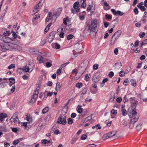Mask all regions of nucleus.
Listing matches in <instances>:
<instances>
[{
    "mask_svg": "<svg viewBox=\"0 0 147 147\" xmlns=\"http://www.w3.org/2000/svg\"><path fill=\"white\" fill-rule=\"evenodd\" d=\"M97 22L96 19H94L91 22L90 25H88L85 29H86L88 31L90 30L91 35V37L92 38L94 37L97 32Z\"/></svg>",
    "mask_w": 147,
    "mask_h": 147,
    "instance_id": "obj_1",
    "label": "nucleus"
},
{
    "mask_svg": "<svg viewBox=\"0 0 147 147\" xmlns=\"http://www.w3.org/2000/svg\"><path fill=\"white\" fill-rule=\"evenodd\" d=\"M34 66V64L33 62L30 63L28 65V66L27 67L24 69V68H20L18 69V72L19 70H22L26 72H31L33 70Z\"/></svg>",
    "mask_w": 147,
    "mask_h": 147,
    "instance_id": "obj_2",
    "label": "nucleus"
},
{
    "mask_svg": "<svg viewBox=\"0 0 147 147\" xmlns=\"http://www.w3.org/2000/svg\"><path fill=\"white\" fill-rule=\"evenodd\" d=\"M136 102H134L132 103L131 107L133 109L131 113H128V115L129 117H133V116H138L137 115V112L136 111L135 108L136 106Z\"/></svg>",
    "mask_w": 147,
    "mask_h": 147,
    "instance_id": "obj_3",
    "label": "nucleus"
},
{
    "mask_svg": "<svg viewBox=\"0 0 147 147\" xmlns=\"http://www.w3.org/2000/svg\"><path fill=\"white\" fill-rule=\"evenodd\" d=\"M66 118V116L65 115H60L58 118L57 123L63 125H65L67 123Z\"/></svg>",
    "mask_w": 147,
    "mask_h": 147,
    "instance_id": "obj_4",
    "label": "nucleus"
},
{
    "mask_svg": "<svg viewBox=\"0 0 147 147\" xmlns=\"http://www.w3.org/2000/svg\"><path fill=\"white\" fill-rule=\"evenodd\" d=\"M57 18L55 14L53 15V14L50 12H49L47 17L46 19L45 22H49L50 20L54 21L55 22Z\"/></svg>",
    "mask_w": 147,
    "mask_h": 147,
    "instance_id": "obj_5",
    "label": "nucleus"
},
{
    "mask_svg": "<svg viewBox=\"0 0 147 147\" xmlns=\"http://www.w3.org/2000/svg\"><path fill=\"white\" fill-rule=\"evenodd\" d=\"M131 118L129 123V128L130 129H132L134 127V124L138 121V116H133V117H129Z\"/></svg>",
    "mask_w": 147,
    "mask_h": 147,
    "instance_id": "obj_6",
    "label": "nucleus"
},
{
    "mask_svg": "<svg viewBox=\"0 0 147 147\" xmlns=\"http://www.w3.org/2000/svg\"><path fill=\"white\" fill-rule=\"evenodd\" d=\"M45 0H40L38 4H36L34 7V9L35 11L37 12L38 11V9H40L42 6Z\"/></svg>",
    "mask_w": 147,
    "mask_h": 147,
    "instance_id": "obj_7",
    "label": "nucleus"
},
{
    "mask_svg": "<svg viewBox=\"0 0 147 147\" xmlns=\"http://www.w3.org/2000/svg\"><path fill=\"white\" fill-rule=\"evenodd\" d=\"M111 10L113 13L115 15L122 16L124 14L123 13L121 12L120 11H115V9H111Z\"/></svg>",
    "mask_w": 147,
    "mask_h": 147,
    "instance_id": "obj_8",
    "label": "nucleus"
},
{
    "mask_svg": "<svg viewBox=\"0 0 147 147\" xmlns=\"http://www.w3.org/2000/svg\"><path fill=\"white\" fill-rule=\"evenodd\" d=\"M39 93V92H38V90H35L34 91V93L33 95L32 96V99L31 100V101H33V100H36V99L38 97V95Z\"/></svg>",
    "mask_w": 147,
    "mask_h": 147,
    "instance_id": "obj_9",
    "label": "nucleus"
},
{
    "mask_svg": "<svg viewBox=\"0 0 147 147\" xmlns=\"http://www.w3.org/2000/svg\"><path fill=\"white\" fill-rule=\"evenodd\" d=\"M8 83V81H4L2 80V78H0V86L3 88L5 87L7 85V84Z\"/></svg>",
    "mask_w": 147,
    "mask_h": 147,
    "instance_id": "obj_10",
    "label": "nucleus"
},
{
    "mask_svg": "<svg viewBox=\"0 0 147 147\" xmlns=\"http://www.w3.org/2000/svg\"><path fill=\"white\" fill-rule=\"evenodd\" d=\"M121 33V30H119L115 32L113 35L118 39Z\"/></svg>",
    "mask_w": 147,
    "mask_h": 147,
    "instance_id": "obj_11",
    "label": "nucleus"
},
{
    "mask_svg": "<svg viewBox=\"0 0 147 147\" xmlns=\"http://www.w3.org/2000/svg\"><path fill=\"white\" fill-rule=\"evenodd\" d=\"M12 41V40L10 38L7 36H4L3 40V41L5 43H9Z\"/></svg>",
    "mask_w": 147,
    "mask_h": 147,
    "instance_id": "obj_12",
    "label": "nucleus"
},
{
    "mask_svg": "<svg viewBox=\"0 0 147 147\" xmlns=\"http://www.w3.org/2000/svg\"><path fill=\"white\" fill-rule=\"evenodd\" d=\"M118 39V38L113 35L111 40V45H114Z\"/></svg>",
    "mask_w": 147,
    "mask_h": 147,
    "instance_id": "obj_13",
    "label": "nucleus"
},
{
    "mask_svg": "<svg viewBox=\"0 0 147 147\" xmlns=\"http://www.w3.org/2000/svg\"><path fill=\"white\" fill-rule=\"evenodd\" d=\"M29 51L30 53L34 55L37 54L38 53V51L35 49H30Z\"/></svg>",
    "mask_w": 147,
    "mask_h": 147,
    "instance_id": "obj_14",
    "label": "nucleus"
},
{
    "mask_svg": "<svg viewBox=\"0 0 147 147\" xmlns=\"http://www.w3.org/2000/svg\"><path fill=\"white\" fill-rule=\"evenodd\" d=\"M92 118V116H88L85 118L82 119V122L83 123H86Z\"/></svg>",
    "mask_w": 147,
    "mask_h": 147,
    "instance_id": "obj_15",
    "label": "nucleus"
},
{
    "mask_svg": "<svg viewBox=\"0 0 147 147\" xmlns=\"http://www.w3.org/2000/svg\"><path fill=\"white\" fill-rule=\"evenodd\" d=\"M111 112L113 114V115L111 116V118H113L114 117V116L117 114V112L116 110L113 109L111 110Z\"/></svg>",
    "mask_w": 147,
    "mask_h": 147,
    "instance_id": "obj_16",
    "label": "nucleus"
},
{
    "mask_svg": "<svg viewBox=\"0 0 147 147\" xmlns=\"http://www.w3.org/2000/svg\"><path fill=\"white\" fill-rule=\"evenodd\" d=\"M43 123L40 122L38 125V126L36 128V130L37 131H40L43 128Z\"/></svg>",
    "mask_w": 147,
    "mask_h": 147,
    "instance_id": "obj_17",
    "label": "nucleus"
},
{
    "mask_svg": "<svg viewBox=\"0 0 147 147\" xmlns=\"http://www.w3.org/2000/svg\"><path fill=\"white\" fill-rule=\"evenodd\" d=\"M53 93L52 92H48L47 91H45V92L44 97L46 98L48 96H51Z\"/></svg>",
    "mask_w": 147,
    "mask_h": 147,
    "instance_id": "obj_18",
    "label": "nucleus"
},
{
    "mask_svg": "<svg viewBox=\"0 0 147 147\" xmlns=\"http://www.w3.org/2000/svg\"><path fill=\"white\" fill-rule=\"evenodd\" d=\"M99 77L96 76H94L93 78V80L95 83L98 82L99 80Z\"/></svg>",
    "mask_w": 147,
    "mask_h": 147,
    "instance_id": "obj_19",
    "label": "nucleus"
},
{
    "mask_svg": "<svg viewBox=\"0 0 147 147\" xmlns=\"http://www.w3.org/2000/svg\"><path fill=\"white\" fill-rule=\"evenodd\" d=\"M61 86L60 83L59 82H57L56 84V85L55 88V90L56 91H58L59 90Z\"/></svg>",
    "mask_w": 147,
    "mask_h": 147,
    "instance_id": "obj_20",
    "label": "nucleus"
},
{
    "mask_svg": "<svg viewBox=\"0 0 147 147\" xmlns=\"http://www.w3.org/2000/svg\"><path fill=\"white\" fill-rule=\"evenodd\" d=\"M11 122L14 123H16L19 121L18 118H13L12 119H10Z\"/></svg>",
    "mask_w": 147,
    "mask_h": 147,
    "instance_id": "obj_21",
    "label": "nucleus"
},
{
    "mask_svg": "<svg viewBox=\"0 0 147 147\" xmlns=\"http://www.w3.org/2000/svg\"><path fill=\"white\" fill-rule=\"evenodd\" d=\"M109 138H110L109 136V134L108 133L104 135L102 137L103 140H106Z\"/></svg>",
    "mask_w": 147,
    "mask_h": 147,
    "instance_id": "obj_22",
    "label": "nucleus"
},
{
    "mask_svg": "<svg viewBox=\"0 0 147 147\" xmlns=\"http://www.w3.org/2000/svg\"><path fill=\"white\" fill-rule=\"evenodd\" d=\"M22 140L21 138H19L16 140H14L13 142V144L15 145H16L17 144L20 142Z\"/></svg>",
    "mask_w": 147,
    "mask_h": 147,
    "instance_id": "obj_23",
    "label": "nucleus"
},
{
    "mask_svg": "<svg viewBox=\"0 0 147 147\" xmlns=\"http://www.w3.org/2000/svg\"><path fill=\"white\" fill-rule=\"evenodd\" d=\"M67 109L64 108L62 111V114L61 115H65L67 113Z\"/></svg>",
    "mask_w": 147,
    "mask_h": 147,
    "instance_id": "obj_24",
    "label": "nucleus"
},
{
    "mask_svg": "<svg viewBox=\"0 0 147 147\" xmlns=\"http://www.w3.org/2000/svg\"><path fill=\"white\" fill-rule=\"evenodd\" d=\"M146 44H147V39L144 40L142 42L140 45V48H142V46Z\"/></svg>",
    "mask_w": 147,
    "mask_h": 147,
    "instance_id": "obj_25",
    "label": "nucleus"
},
{
    "mask_svg": "<svg viewBox=\"0 0 147 147\" xmlns=\"http://www.w3.org/2000/svg\"><path fill=\"white\" fill-rule=\"evenodd\" d=\"M49 110V108L48 107H45L42 110V113L43 114L45 113H46Z\"/></svg>",
    "mask_w": 147,
    "mask_h": 147,
    "instance_id": "obj_26",
    "label": "nucleus"
},
{
    "mask_svg": "<svg viewBox=\"0 0 147 147\" xmlns=\"http://www.w3.org/2000/svg\"><path fill=\"white\" fill-rule=\"evenodd\" d=\"M7 48L6 47L5 45L1 46V50L3 52H5L7 50Z\"/></svg>",
    "mask_w": 147,
    "mask_h": 147,
    "instance_id": "obj_27",
    "label": "nucleus"
},
{
    "mask_svg": "<svg viewBox=\"0 0 147 147\" xmlns=\"http://www.w3.org/2000/svg\"><path fill=\"white\" fill-rule=\"evenodd\" d=\"M104 5L105 7H107V8H105V10H107L110 9V7L109 5L106 2H105L104 3Z\"/></svg>",
    "mask_w": 147,
    "mask_h": 147,
    "instance_id": "obj_28",
    "label": "nucleus"
},
{
    "mask_svg": "<svg viewBox=\"0 0 147 147\" xmlns=\"http://www.w3.org/2000/svg\"><path fill=\"white\" fill-rule=\"evenodd\" d=\"M109 134L110 138L114 136L116 134V132L115 131H111L108 133Z\"/></svg>",
    "mask_w": 147,
    "mask_h": 147,
    "instance_id": "obj_29",
    "label": "nucleus"
},
{
    "mask_svg": "<svg viewBox=\"0 0 147 147\" xmlns=\"http://www.w3.org/2000/svg\"><path fill=\"white\" fill-rule=\"evenodd\" d=\"M18 113H13V116L11 117V119L13 118H18Z\"/></svg>",
    "mask_w": 147,
    "mask_h": 147,
    "instance_id": "obj_30",
    "label": "nucleus"
},
{
    "mask_svg": "<svg viewBox=\"0 0 147 147\" xmlns=\"http://www.w3.org/2000/svg\"><path fill=\"white\" fill-rule=\"evenodd\" d=\"M10 82L11 83L14 84L15 83V80L14 78H10L9 79Z\"/></svg>",
    "mask_w": 147,
    "mask_h": 147,
    "instance_id": "obj_31",
    "label": "nucleus"
},
{
    "mask_svg": "<svg viewBox=\"0 0 147 147\" xmlns=\"http://www.w3.org/2000/svg\"><path fill=\"white\" fill-rule=\"evenodd\" d=\"M37 59L38 60L40 61V62L39 63H40L43 62V61H42L43 57L41 56H38L37 57Z\"/></svg>",
    "mask_w": 147,
    "mask_h": 147,
    "instance_id": "obj_32",
    "label": "nucleus"
},
{
    "mask_svg": "<svg viewBox=\"0 0 147 147\" xmlns=\"http://www.w3.org/2000/svg\"><path fill=\"white\" fill-rule=\"evenodd\" d=\"M55 33L53 32H51L49 36V37L50 38H52L53 39H54L55 38Z\"/></svg>",
    "mask_w": 147,
    "mask_h": 147,
    "instance_id": "obj_33",
    "label": "nucleus"
},
{
    "mask_svg": "<svg viewBox=\"0 0 147 147\" xmlns=\"http://www.w3.org/2000/svg\"><path fill=\"white\" fill-rule=\"evenodd\" d=\"M121 111L122 115L123 116H126L127 114V112L124 109H121Z\"/></svg>",
    "mask_w": 147,
    "mask_h": 147,
    "instance_id": "obj_34",
    "label": "nucleus"
},
{
    "mask_svg": "<svg viewBox=\"0 0 147 147\" xmlns=\"http://www.w3.org/2000/svg\"><path fill=\"white\" fill-rule=\"evenodd\" d=\"M142 125L140 124H138L137 125V126L136 127V129L139 131L142 128Z\"/></svg>",
    "mask_w": 147,
    "mask_h": 147,
    "instance_id": "obj_35",
    "label": "nucleus"
},
{
    "mask_svg": "<svg viewBox=\"0 0 147 147\" xmlns=\"http://www.w3.org/2000/svg\"><path fill=\"white\" fill-rule=\"evenodd\" d=\"M68 124L69 125L73 123V120L70 118L67 119Z\"/></svg>",
    "mask_w": 147,
    "mask_h": 147,
    "instance_id": "obj_36",
    "label": "nucleus"
},
{
    "mask_svg": "<svg viewBox=\"0 0 147 147\" xmlns=\"http://www.w3.org/2000/svg\"><path fill=\"white\" fill-rule=\"evenodd\" d=\"M86 1H82V3H81L82 4L81 5V7L83 8H85L86 6Z\"/></svg>",
    "mask_w": 147,
    "mask_h": 147,
    "instance_id": "obj_37",
    "label": "nucleus"
},
{
    "mask_svg": "<svg viewBox=\"0 0 147 147\" xmlns=\"http://www.w3.org/2000/svg\"><path fill=\"white\" fill-rule=\"evenodd\" d=\"M82 86V84L81 83H78L76 85V86L78 88H81Z\"/></svg>",
    "mask_w": 147,
    "mask_h": 147,
    "instance_id": "obj_38",
    "label": "nucleus"
},
{
    "mask_svg": "<svg viewBox=\"0 0 147 147\" xmlns=\"http://www.w3.org/2000/svg\"><path fill=\"white\" fill-rule=\"evenodd\" d=\"M15 65L14 64H12L8 67V68L9 69H13L15 67Z\"/></svg>",
    "mask_w": 147,
    "mask_h": 147,
    "instance_id": "obj_39",
    "label": "nucleus"
},
{
    "mask_svg": "<svg viewBox=\"0 0 147 147\" xmlns=\"http://www.w3.org/2000/svg\"><path fill=\"white\" fill-rule=\"evenodd\" d=\"M50 141L49 140H48L45 139V140H42V143L44 144L48 143H50Z\"/></svg>",
    "mask_w": 147,
    "mask_h": 147,
    "instance_id": "obj_40",
    "label": "nucleus"
},
{
    "mask_svg": "<svg viewBox=\"0 0 147 147\" xmlns=\"http://www.w3.org/2000/svg\"><path fill=\"white\" fill-rule=\"evenodd\" d=\"M61 70L62 68L61 67L59 68V69L57 70V75H59L60 74Z\"/></svg>",
    "mask_w": 147,
    "mask_h": 147,
    "instance_id": "obj_41",
    "label": "nucleus"
},
{
    "mask_svg": "<svg viewBox=\"0 0 147 147\" xmlns=\"http://www.w3.org/2000/svg\"><path fill=\"white\" fill-rule=\"evenodd\" d=\"M8 46H9V50H11L13 49L14 47V45L11 44L10 43L9 45H8Z\"/></svg>",
    "mask_w": 147,
    "mask_h": 147,
    "instance_id": "obj_42",
    "label": "nucleus"
},
{
    "mask_svg": "<svg viewBox=\"0 0 147 147\" xmlns=\"http://www.w3.org/2000/svg\"><path fill=\"white\" fill-rule=\"evenodd\" d=\"M130 82H131V83H132V85L133 86H136V81L135 80H134L133 79H132L131 80Z\"/></svg>",
    "mask_w": 147,
    "mask_h": 147,
    "instance_id": "obj_43",
    "label": "nucleus"
},
{
    "mask_svg": "<svg viewBox=\"0 0 147 147\" xmlns=\"http://www.w3.org/2000/svg\"><path fill=\"white\" fill-rule=\"evenodd\" d=\"M114 75V73L112 71H111L108 74V76H109L110 78H111Z\"/></svg>",
    "mask_w": 147,
    "mask_h": 147,
    "instance_id": "obj_44",
    "label": "nucleus"
},
{
    "mask_svg": "<svg viewBox=\"0 0 147 147\" xmlns=\"http://www.w3.org/2000/svg\"><path fill=\"white\" fill-rule=\"evenodd\" d=\"M90 74L88 75V74H86L85 76V80L86 81H88L89 80V76Z\"/></svg>",
    "mask_w": 147,
    "mask_h": 147,
    "instance_id": "obj_45",
    "label": "nucleus"
},
{
    "mask_svg": "<svg viewBox=\"0 0 147 147\" xmlns=\"http://www.w3.org/2000/svg\"><path fill=\"white\" fill-rule=\"evenodd\" d=\"M74 37V35L72 34H69L67 37V39L69 40L72 39Z\"/></svg>",
    "mask_w": 147,
    "mask_h": 147,
    "instance_id": "obj_46",
    "label": "nucleus"
},
{
    "mask_svg": "<svg viewBox=\"0 0 147 147\" xmlns=\"http://www.w3.org/2000/svg\"><path fill=\"white\" fill-rule=\"evenodd\" d=\"M98 65L97 64H94L93 67V69L94 70H97L98 68Z\"/></svg>",
    "mask_w": 147,
    "mask_h": 147,
    "instance_id": "obj_47",
    "label": "nucleus"
},
{
    "mask_svg": "<svg viewBox=\"0 0 147 147\" xmlns=\"http://www.w3.org/2000/svg\"><path fill=\"white\" fill-rule=\"evenodd\" d=\"M115 64L116 65V67H119V68H121L122 66V64L121 62L115 63Z\"/></svg>",
    "mask_w": 147,
    "mask_h": 147,
    "instance_id": "obj_48",
    "label": "nucleus"
},
{
    "mask_svg": "<svg viewBox=\"0 0 147 147\" xmlns=\"http://www.w3.org/2000/svg\"><path fill=\"white\" fill-rule=\"evenodd\" d=\"M46 66L47 67H51L52 65L51 63L49 62H47L46 64Z\"/></svg>",
    "mask_w": 147,
    "mask_h": 147,
    "instance_id": "obj_49",
    "label": "nucleus"
},
{
    "mask_svg": "<svg viewBox=\"0 0 147 147\" xmlns=\"http://www.w3.org/2000/svg\"><path fill=\"white\" fill-rule=\"evenodd\" d=\"M125 75V73L124 71H121L119 73V76L121 77L124 76Z\"/></svg>",
    "mask_w": 147,
    "mask_h": 147,
    "instance_id": "obj_50",
    "label": "nucleus"
},
{
    "mask_svg": "<svg viewBox=\"0 0 147 147\" xmlns=\"http://www.w3.org/2000/svg\"><path fill=\"white\" fill-rule=\"evenodd\" d=\"M105 17L108 20H109L111 19L112 18V16L111 15H109L108 14H106L105 16Z\"/></svg>",
    "mask_w": 147,
    "mask_h": 147,
    "instance_id": "obj_51",
    "label": "nucleus"
},
{
    "mask_svg": "<svg viewBox=\"0 0 147 147\" xmlns=\"http://www.w3.org/2000/svg\"><path fill=\"white\" fill-rule=\"evenodd\" d=\"M87 136L86 135L84 134L81 137V139L82 140H84L87 138Z\"/></svg>",
    "mask_w": 147,
    "mask_h": 147,
    "instance_id": "obj_52",
    "label": "nucleus"
},
{
    "mask_svg": "<svg viewBox=\"0 0 147 147\" xmlns=\"http://www.w3.org/2000/svg\"><path fill=\"white\" fill-rule=\"evenodd\" d=\"M79 4L78 2H75L73 5V7L74 8H76L78 7V5Z\"/></svg>",
    "mask_w": 147,
    "mask_h": 147,
    "instance_id": "obj_53",
    "label": "nucleus"
},
{
    "mask_svg": "<svg viewBox=\"0 0 147 147\" xmlns=\"http://www.w3.org/2000/svg\"><path fill=\"white\" fill-rule=\"evenodd\" d=\"M54 45H55V48L56 49H59L60 48V46L59 44H58L57 43H55L54 44Z\"/></svg>",
    "mask_w": 147,
    "mask_h": 147,
    "instance_id": "obj_54",
    "label": "nucleus"
},
{
    "mask_svg": "<svg viewBox=\"0 0 147 147\" xmlns=\"http://www.w3.org/2000/svg\"><path fill=\"white\" fill-rule=\"evenodd\" d=\"M11 33L12 34V35L14 38H16L17 37L16 33L15 32L13 31H11Z\"/></svg>",
    "mask_w": 147,
    "mask_h": 147,
    "instance_id": "obj_55",
    "label": "nucleus"
},
{
    "mask_svg": "<svg viewBox=\"0 0 147 147\" xmlns=\"http://www.w3.org/2000/svg\"><path fill=\"white\" fill-rule=\"evenodd\" d=\"M136 47L135 46L133 45L131 48V50H132L131 52L133 53H134L135 52V50L136 49V47Z\"/></svg>",
    "mask_w": 147,
    "mask_h": 147,
    "instance_id": "obj_56",
    "label": "nucleus"
},
{
    "mask_svg": "<svg viewBox=\"0 0 147 147\" xmlns=\"http://www.w3.org/2000/svg\"><path fill=\"white\" fill-rule=\"evenodd\" d=\"M63 28L62 27V26H61V27L59 28L58 30H57V33H58L59 32H60V31H64V30H63Z\"/></svg>",
    "mask_w": 147,
    "mask_h": 147,
    "instance_id": "obj_57",
    "label": "nucleus"
},
{
    "mask_svg": "<svg viewBox=\"0 0 147 147\" xmlns=\"http://www.w3.org/2000/svg\"><path fill=\"white\" fill-rule=\"evenodd\" d=\"M109 25V23L107 22H104V26L105 28H107Z\"/></svg>",
    "mask_w": 147,
    "mask_h": 147,
    "instance_id": "obj_58",
    "label": "nucleus"
},
{
    "mask_svg": "<svg viewBox=\"0 0 147 147\" xmlns=\"http://www.w3.org/2000/svg\"><path fill=\"white\" fill-rule=\"evenodd\" d=\"M39 18L40 16L39 15V14L36 15H35L34 16V18L35 20L38 19V18Z\"/></svg>",
    "mask_w": 147,
    "mask_h": 147,
    "instance_id": "obj_59",
    "label": "nucleus"
},
{
    "mask_svg": "<svg viewBox=\"0 0 147 147\" xmlns=\"http://www.w3.org/2000/svg\"><path fill=\"white\" fill-rule=\"evenodd\" d=\"M86 146L87 147H96V145L93 144H91L88 145Z\"/></svg>",
    "mask_w": 147,
    "mask_h": 147,
    "instance_id": "obj_60",
    "label": "nucleus"
},
{
    "mask_svg": "<svg viewBox=\"0 0 147 147\" xmlns=\"http://www.w3.org/2000/svg\"><path fill=\"white\" fill-rule=\"evenodd\" d=\"M134 12L135 14H137L138 13V8L137 7H135L134 9Z\"/></svg>",
    "mask_w": 147,
    "mask_h": 147,
    "instance_id": "obj_61",
    "label": "nucleus"
},
{
    "mask_svg": "<svg viewBox=\"0 0 147 147\" xmlns=\"http://www.w3.org/2000/svg\"><path fill=\"white\" fill-rule=\"evenodd\" d=\"M1 114L3 119V118H6L7 116V115L6 114L1 113Z\"/></svg>",
    "mask_w": 147,
    "mask_h": 147,
    "instance_id": "obj_62",
    "label": "nucleus"
},
{
    "mask_svg": "<svg viewBox=\"0 0 147 147\" xmlns=\"http://www.w3.org/2000/svg\"><path fill=\"white\" fill-rule=\"evenodd\" d=\"M59 36L61 38H63L64 36V33L63 32H61L59 34Z\"/></svg>",
    "mask_w": 147,
    "mask_h": 147,
    "instance_id": "obj_63",
    "label": "nucleus"
},
{
    "mask_svg": "<svg viewBox=\"0 0 147 147\" xmlns=\"http://www.w3.org/2000/svg\"><path fill=\"white\" fill-rule=\"evenodd\" d=\"M76 116V114L75 113H73L71 114V117L72 118H73L74 117H75Z\"/></svg>",
    "mask_w": 147,
    "mask_h": 147,
    "instance_id": "obj_64",
    "label": "nucleus"
}]
</instances>
